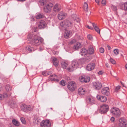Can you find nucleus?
<instances>
[{
	"label": "nucleus",
	"instance_id": "obj_22",
	"mask_svg": "<svg viewBox=\"0 0 127 127\" xmlns=\"http://www.w3.org/2000/svg\"><path fill=\"white\" fill-rule=\"evenodd\" d=\"M92 25L95 31L98 33H100V30L98 27L95 24L92 23Z\"/></svg>",
	"mask_w": 127,
	"mask_h": 127
},
{
	"label": "nucleus",
	"instance_id": "obj_42",
	"mask_svg": "<svg viewBox=\"0 0 127 127\" xmlns=\"http://www.w3.org/2000/svg\"><path fill=\"white\" fill-rule=\"evenodd\" d=\"M2 95L3 96V98H5L7 97H9V96H10V95H9H9H8L7 94V93H4Z\"/></svg>",
	"mask_w": 127,
	"mask_h": 127
},
{
	"label": "nucleus",
	"instance_id": "obj_57",
	"mask_svg": "<svg viewBox=\"0 0 127 127\" xmlns=\"http://www.w3.org/2000/svg\"><path fill=\"white\" fill-rule=\"evenodd\" d=\"M3 98V96L2 95L0 94V100L2 99Z\"/></svg>",
	"mask_w": 127,
	"mask_h": 127
},
{
	"label": "nucleus",
	"instance_id": "obj_20",
	"mask_svg": "<svg viewBox=\"0 0 127 127\" xmlns=\"http://www.w3.org/2000/svg\"><path fill=\"white\" fill-rule=\"evenodd\" d=\"M27 106L25 104H23L21 106V110L25 112H27Z\"/></svg>",
	"mask_w": 127,
	"mask_h": 127
},
{
	"label": "nucleus",
	"instance_id": "obj_44",
	"mask_svg": "<svg viewBox=\"0 0 127 127\" xmlns=\"http://www.w3.org/2000/svg\"><path fill=\"white\" fill-rule=\"evenodd\" d=\"M111 8L114 11H116L117 10V7L114 5H112Z\"/></svg>",
	"mask_w": 127,
	"mask_h": 127
},
{
	"label": "nucleus",
	"instance_id": "obj_59",
	"mask_svg": "<svg viewBox=\"0 0 127 127\" xmlns=\"http://www.w3.org/2000/svg\"><path fill=\"white\" fill-rule=\"evenodd\" d=\"M32 37L30 35H29L27 36V38L28 39H30Z\"/></svg>",
	"mask_w": 127,
	"mask_h": 127
},
{
	"label": "nucleus",
	"instance_id": "obj_43",
	"mask_svg": "<svg viewBox=\"0 0 127 127\" xmlns=\"http://www.w3.org/2000/svg\"><path fill=\"white\" fill-rule=\"evenodd\" d=\"M42 74L44 76H47L49 74V73L47 71H44L42 73Z\"/></svg>",
	"mask_w": 127,
	"mask_h": 127
},
{
	"label": "nucleus",
	"instance_id": "obj_60",
	"mask_svg": "<svg viewBox=\"0 0 127 127\" xmlns=\"http://www.w3.org/2000/svg\"><path fill=\"white\" fill-rule=\"evenodd\" d=\"M102 72L101 71H100L98 72V73L99 74H102Z\"/></svg>",
	"mask_w": 127,
	"mask_h": 127
},
{
	"label": "nucleus",
	"instance_id": "obj_7",
	"mask_svg": "<svg viewBox=\"0 0 127 127\" xmlns=\"http://www.w3.org/2000/svg\"><path fill=\"white\" fill-rule=\"evenodd\" d=\"M93 88L96 90L100 89L102 87V85L101 83L98 81L94 82L92 83Z\"/></svg>",
	"mask_w": 127,
	"mask_h": 127
},
{
	"label": "nucleus",
	"instance_id": "obj_49",
	"mask_svg": "<svg viewBox=\"0 0 127 127\" xmlns=\"http://www.w3.org/2000/svg\"><path fill=\"white\" fill-rule=\"evenodd\" d=\"M99 50L100 52L101 53H103L104 51V49L102 48H99Z\"/></svg>",
	"mask_w": 127,
	"mask_h": 127
},
{
	"label": "nucleus",
	"instance_id": "obj_39",
	"mask_svg": "<svg viewBox=\"0 0 127 127\" xmlns=\"http://www.w3.org/2000/svg\"><path fill=\"white\" fill-rule=\"evenodd\" d=\"M113 52L116 55H117L119 54V50L117 49H115L114 50Z\"/></svg>",
	"mask_w": 127,
	"mask_h": 127
},
{
	"label": "nucleus",
	"instance_id": "obj_64",
	"mask_svg": "<svg viewBox=\"0 0 127 127\" xmlns=\"http://www.w3.org/2000/svg\"><path fill=\"white\" fill-rule=\"evenodd\" d=\"M124 127H127V122H126V125H125Z\"/></svg>",
	"mask_w": 127,
	"mask_h": 127
},
{
	"label": "nucleus",
	"instance_id": "obj_55",
	"mask_svg": "<svg viewBox=\"0 0 127 127\" xmlns=\"http://www.w3.org/2000/svg\"><path fill=\"white\" fill-rule=\"evenodd\" d=\"M86 27L88 28V29L92 30L93 29V28L91 26H89V25H87Z\"/></svg>",
	"mask_w": 127,
	"mask_h": 127
},
{
	"label": "nucleus",
	"instance_id": "obj_12",
	"mask_svg": "<svg viewBox=\"0 0 127 127\" xmlns=\"http://www.w3.org/2000/svg\"><path fill=\"white\" fill-rule=\"evenodd\" d=\"M95 66L94 63H91L88 64L86 67V69L89 71H91L93 70Z\"/></svg>",
	"mask_w": 127,
	"mask_h": 127
},
{
	"label": "nucleus",
	"instance_id": "obj_6",
	"mask_svg": "<svg viewBox=\"0 0 127 127\" xmlns=\"http://www.w3.org/2000/svg\"><path fill=\"white\" fill-rule=\"evenodd\" d=\"M78 65V64L77 61H73L71 64V66L67 68V69L70 71H72L76 69Z\"/></svg>",
	"mask_w": 127,
	"mask_h": 127
},
{
	"label": "nucleus",
	"instance_id": "obj_58",
	"mask_svg": "<svg viewBox=\"0 0 127 127\" xmlns=\"http://www.w3.org/2000/svg\"><path fill=\"white\" fill-rule=\"evenodd\" d=\"M58 53L57 52L54 51L53 52V54L54 55L58 54Z\"/></svg>",
	"mask_w": 127,
	"mask_h": 127
},
{
	"label": "nucleus",
	"instance_id": "obj_17",
	"mask_svg": "<svg viewBox=\"0 0 127 127\" xmlns=\"http://www.w3.org/2000/svg\"><path fill=\"white\" fill-rule=\"evenodd\" d=\"M120 5L122 9L124 7V9L125 11H127V2L125 3H121L120 4Z\"/></svg>",
	"mask_w": 127,
	"mask_h": 127
},
{
	"label": "nucleus",
	"instance_id": "obj_32",
	"mask_svg": "<svg viewBox=\"0 0 127 127\" xmlns=\"http://www.w3.org/2000/svg\"><path fill=\"white\" fill-rule=\"evenodd\" d=\"M27 112L29 111H31L32 110L33 107L32 106L29 105L27 106Z\"/></svg>",
	"mask_w": 127,
	"mask_h": 127
},
{
	"label": "nucleus",
	"instance_id": "obj_15",
	"mask_svg": "<svg viewBox=\"0 0 127 127\" xmlns=\"http://www.w3.org/2000/svg\"><path fill=\"white\" fill-rule=\"evenodd\" d=\"M97 98L99 100H100L102 102H105L107 100L106 97L104 96H100L97 95L96 96Z\"/></svg>",
	"mask_w": 127,
	"mask_h": 127
},
{
	"label": "nucleus",
	"instance_id": "obj_45",
	"mask_svg": "<svg viewBox=\"0 0 127 127\" xmlns=\"http://www.w3.org/2000/svg\"><path fill=\"white\" fill-rule=\"evenodd\" d=\"M53 64L54 65L56 66H58V61L53 62Z\"/></svg>",
	"mask_w": 127,
	"mask_h": 127
},
{
	"label": "nucleus",
	"instance_id": "obj_48",
	"mask_svg": "<svg viewBox=\"0 0 127 127\" xmlns=\"http://www.w3.org/2000/svg\"><path fill=\"white\" fill-rule=\"evenodd\" d=\"M101 3L103 5H105L106 4V0H102Z\"/></svg>",
	"mask_w": 127,
	"mask_h": 127
},
{
	"label": "nucleus",
	"instance_id": "obj_26",
	"mask_svg": "<svg viewBox=\"0 0 127 127\" xmlns=\"http://www.w3.org/2000/svg\"><path fill=\"white\" fill-rule=\"evenodd\" d=\"M67 65V63L65 62H62L61 63V66L63 69H65Z\"/></svg>",
	"mask_w": 127,
	"mask_h": 127
},
{
	"label": "nucleus",
	"instance_id": "obj_24",
	"mask_svg": "<svg viewBox=\"0 0 127 127\" xmlns=\"http://www.w3.org/2000/svg\"><path fill=\"white\" fill-rule=\"evenodd\" d=\"M81 46V45L80 43L79 42H78L74 45L73 47V48L75 50H77L79 48H80Z\"/></svg>",
	"mask_w": 127,
	"mask_h": 127
},
{
	"label": "nucleus",
	"instance_id": "obj_23",
	"mask_svg": "<svg viewBox=\"0 0 127 127\" xmlns=\"http://www.w3.org/2000/svg\"><path fill=\"white\" fill-rule=\"evenodd\" d=\"M61 10V8L58 6L57 4H56L54 6L53 8V10L56 12H58Z\"/></svg>",
	"mask_w": 127,
	"mask_h": 127
},
{
	"label": "nucleus",
	"instance_id": "obj_16",
	"mask_svg": "<svg viewBox=\"0 0 127 127\" xmlns=\"http://www.w3.org/2000/svg\"><path fill=\"white\" fill-rule=\"evenodd\" d=\"M88 53L87 50L85 48L82 49L80 52V54L82 56H85Z\"/></svg>",
	"mask_w": 127,
	"mask_h": 127
},
{
	"label": "nucleus",
	"instance_id": "obj_52",
	"mask_svg": "<svg viewBox=\"0 0 127 127\" xmlns=\"http://www.w3.org/2000/svg\"><path fill=\"white\" fill-rule=\"evenodd\" d=\"M33 31L34 32H36L37 31V28L36 27H34L33 29Z\"/></svg>",
	"mask_w": 127,
	"mask_h": 127
},
{
	"label": "nucleus",
	"instance_id": "obj_61",
	"mask_svg": "<svg viewBox=\"0 0 127 127\" xmlns=\"http://www.w3.org/2000/svg\"><path fill=\"white\" fill-rule=\"evenodd\" d=\"M95 1L98 4H99V0H95Z\"/></svg>",
	"mask_w": 127,
	"mask_h": 127
},
{
	"label": "nucleus",
	"instance_id": "obj_18",
	"mask_svg": "<svg viewBox=\"0 0 127 127\" xmlns=\"http://www.w3.org/2000/svg\"><path fill=\"white\" fill-rule=\"evenodd\" d=\"M94 48L92 46H90L88 48V53L90 54H93L94 53Z\"/></svg>",
	"mask_w": 127,
	"mask_h": 127
},
{
	"label": "nucleus",
	"instance_id": "obj_38",
	"mask_svg": "<svg viewBox=\"0 0 127 127\" xmlns=\"http://www.w3.org/2000/svg\"><path fill=\"white\" fill-rule=\"evenodd\" d=\"M47 7H48L49 8L51 9V8L53 7V4L51 3H49L48 4H47L46 5Z\"/></svg>",
	"mask_w": 127,
	"mask_h": 127
},
{
	"label": "nucleus",
	"instance_id": "obj_40",
	"mask_svg": "<svg viewBox=\"0 0 127 127\" xmlns=\"http://www.w3.org/2000/svg\"><path fill=\"white\" fill-rule=\"evenodd\" d=\"M21 120L22 123L25 124L26 123V122L25 118L23 117H21L20 118Z\"/></svg>",
	"mask_w": 127,
	"mask_h": 127
},
{
	"label": "nucleus",
	"instance_id": "obj_47",
	"mask_svg": "<svg viewBox=\"0 0 127 127\" xmlns=\"http://www.w3.org/2000/svg\"><path fill=\"white\" fill-rule=\"evenodd\" d=\"M110 61L111 63L113 64H115L116 63L115 61L112 58H110Z\"/></svg>",
	"mask_w": 127,
	"mask_h": 127
},
{
	"label": "nucleus",
	"instance_id": "obj_8",
	"mask_svg": "<svg viewBox=\"0 0 127 127\" xmlns=\"http://www.w3.org/2000/svg\"><path fill=\"white\" fill-rule=\"evenodd\" d=\"M109 110V107L108 105L104 104L102 105L100 107V111L101 114H104Z\"/></svg>",
	"mask_w": 127,
	"mask_h": 127
},
{
	"label": "nucleus",
	"instance_id": "obj_31",
	"mask_svg": "<svg viewBox=\"0 0 127 127\" xmlns=\"http://www.w3.org/2000/svg\"><path fill=\"white\" fill-rule=\"evenodd\" d=\"M88 7V5L87 3L85 2L84 3L83 8L85 11L87 10Z\"/></svg>",
	"mask_w": 127,
	"mask_h": 127
},
{
	"label": "nucleus",
	"instance_id": "obj_30",
	"mask_svg": "<svg viewBox=\"0 0 127 127\" xmlns=\"http://www.w3.org/2000/svg\"><path fill=\"white\" fill-rule=\"evenodd\" d=\"M12 87L9 85H7L5 86V89L7 91H9L11 90Z\"/></svg>",
	"mask_w": 127,
	"mask_h": 127
},
{
	"label": "nucleus",
	"instance_id": "obj_13",
	"mask_svg": "<svg viewBox=\"0 0 127 127\" xmlns=\"http://www.w3.org/2000/svg\"><path fill=\"white\" fill-rule=\"evenodd\" d=\"M46 25L45 22L43 20H41L40 21L38 25V27L40 29L44 28L46 27Z\"/></svg>",
	"mask_w": 127,
	"mask_h": 127
},
{
	"label": "nucleus",
	"instance_id": "obj_5",
	"mask_svg": "<svg viewBox=\"0 0 127 127\" xmlns=\"http://www.w3.org/2000/svg\"><path fill=\"white\" fill-rule=\"evenodd\" d=\"M110 111L111 113L116 117H119L120 116V111L118 108H113L111 109Z\"/></svg>",
	"mask_w": 127,
	"mask_h": 127
},
{
	"label": "nucleus",
	"instance_id": "obj_27",
	"mask_svg": "<svg viewBox=\"0 0 127 127\" xmlns=\"http://www.w3.org/2000/svg\"><path fill=\"white\" fill-rule=\"evenodd\" d=\"M12 122L13 124L16 126H18L20 125L19 122L15 119H13L12 120Z\"/></svg>",
	"mask_w": 127,
	"mask_h": 127
},
{
	"label": "nucleus",
	"instance_id": "obj_63",
	"mask_svg": "<svg viewBox=\"0 0 127 127\" xmlns=\"http://www.w3.org/2000/svg\"><path fill=\"white\" fill-rule=\"evenodd\" d=\"M107 47L108 48V50H110V49L111 47H110V46L108 45V46H107Z\"/></svg>",
	"mask_w": 127,
	"mask_h": 127
},
{
	"label": "nucleus",
	"instance_id": "obj_50",
	"mask_svg": "<svg viewBox=\"0 0 127 127\" xmlns=\"http://www.w3.org/2000/svg\"><path fill=\"white\" fill-rule=\"evenodd\" d=\"M86 11V14L87 15H90L91 14V12L87 10L85 11Z\"/></svg>",
	"mask_w": 127,
	"mask_h": 127
},
{
	"label": "nucleus",
	"instance_id": "obj_4",
	"mask_svg": "<svg viewBox=\"0 0 127 127\" xmlns=\"http://www.w3.org/2000/svg\"><path fill=\"white\" fill-rule=\"evenodd\" d=\"M76 83L73 81L69 82L68 83L67 87L68 90L71 92H73L76 88Z\"/></svg>",
	"mask_w": 127,
	"mask_h": 127
},
{
	"label": "nucleus",
	"instance_id": "obj_2",
	"mask_svg": "<svg viewBox=\"0 0 127 127\" xmlns=\"http://www.w3.org/2000/svg\"><path fill=\"white\" fill-rule=\"evenodd\" d=\"M60 26L63 27L62 29L69 28L73 25V23L71 21L65 20L63 22H61L60 23Z\"/></svg>",
	"mask_w": 127,
	"mask_h": 127
},
{
	"label": "nucleus",
	"instance_id": "obj_41",
	"mask_svg": "<svg viewBox=\"0 0 127 127\" xmlns=\"http://www.w3.org/2000/svg\"><path fill=\"white\" fill-rule=\"evenodd\" d=\"M80 81L82 82H85V78L83 76H81L80 78Z\"/></svg>",
	"mask_w": 127,
	"mask_h": 127
},
{
	"label": "nucleus",
	"instance_id": "obj_53",
	"mask_svg": "<svg viewBox=\"0 0 127 127\" xmlns=\"http://www.w3.org/2000/svg\"><path fill=\"white\" fill-rule=\"evenodd\" d=\"M53 62L58 61L57 59L55 58H53Z\"/></svg>",
	"mask_w": 127,
	"mask_h": 127
},
{
	"label": "nucleus",
	"instance_id": "obj_3",
	"mask_svg": "<svg viewBox=\"0 0 127 127\" xmlns=\"http://www.w3.org/2000/svg\"><path fill=\"white\" fill-rule=\"evenodd\" d=\"M126 122V120L123 118H121L120 119L117 123L115 122V127H124Z\"/></svg>",
	"mask_w": 127,
	"mask_h": 127
},
{
	"label": "nucleus",
	"instance_id": "obj_25",
	"mask_svg": "<svg viewBox=\"0 0 127 127\" xmlns=\"http://www.w3.org/2000/svg\"><path fill=\"white\" fill-rule=\"evenodd\" d=\"M43 10L45 12L48 13L50 12L51 11V9L49 8L46 5L44 7Z\"/></svg>",
	"mask_w": 127,
	"mask_h": 127
},
{
	"label": "nucleus",
	"instance_id": "obj_34",
	"mask_svg": "<svg viewBox=\"0 0 127 127\" xmlns=\"http://www.w3.org/2000/svg\"><path fill=\"white\" fill-rule=\"evenodd\" d=\"M121 88V87L120 86H118L116 87L115 88V92L116 93L118 92L120 90V89Z\"/></svg>",
	"mask_w": 127,
	"mask_h": 127
},
{
	"label": "nucleus",
	"instance_id": "obj_35",
	"mask_svg": "<svg viewBox=\"0 0 127 127\" xmlns=\"http://www.w3.org/2000/svg\"><path fill=\"white\" fill-rule=\"evenodd\" d=\"M88 100L89 103L91 104H93L94 102V101L93 99L91 98H89L88 99Z\"/></svg>",
	"mask_w": 127,
	"mask_h": 127
},
{
	"label": "nucleus",
	"instance_id": "obj_36",
	"mask_svg": "<svg viewBox=\"0 0 127 127\" xmlns=\"http://www.w3.org/2000/svg\"><path fill=\"white\" fill-rule=\"evenodd\" d=\"M60 84L63 86H64L66 84V83L64 80H62L60 81Z\"/></svg>",
	"mask_w": 127,
	"mask_h": 127
},
{
	"label": "nucleus",
	"instance_id": "obj_54",
	"mask_svg": "<svg viewBox=\"0 0 127 127\" xmlns=\"http://www.w3.org/2000/svg\"><path fill=\"white\" fill-rule=\"evenodd\" d=\"M110 120L112 122H113L115 120V118L114 117H112L111 118Z\"/></svg>",
	"mask_w": 127,
	"mask_h": 127
},
{
	"label": "nucleus",
	"instance_id": "obj_56",
	"mask_svg": "<svg viewBox=\"0 0 127 127\" xmlns=\"http://www.w3.org/2000/svg\"><path fill=\"white\" fill-rule=\"evenodd\" d=\"M34 17H33V16L31 17V20H32V21L34 20Z\"/></svg>",
	"mask_w": 127,
	"mask_h": 127
},
{
	"label": "nucleus",
	"instance_id": "obj_11",
	"mask_svg": "<svg viewBox=\"0 0 127 127\" xmlns=\"http://www.w3.org/2000/svg\"><path fill=\"white\" fill-rule=\"evenodd\" d=\"M65 30L64 34V37L65 38H67L70 37L72 35V32L70 31L67 30L66 29H64Z\"/></svg>",
	"mask_w": 127,
	"mask_h": 127
},
{
	"label": "nucleus",
	"instance_id": "obj_62",
	"mask_svg": "<svg viewBox=\"0 0 127 127\" xmlns=\"http://www.w3.org/2000/svg\"><path fill=\"white\" fill-rule=\"evenodd\" d=\"M17 1H24L26 0H17Z\"/></svg>",
	"mask_w": 127,
	"mask_h": 127
},
{
	"label": "nucleus",
	"instance_id": "obj_1",
	"mask_svg": "<svg viewBox=\"0 0 127 127\" xmlns=\"http://www.w3.org/2000/svg\"><path fill=\"white\" fill-rule=\"evenodd\" d=\"M32 44L35 46H37L40 45L43 42V39L39 35H34L33 36Z\"/></svg>",
	"mask_w": 127,
	"mask_h": 127
},
{
	"label": "nucleus",
	"instance_id": "obj_10",
	"mask_svg": "<svg viewBox=\"0 0 127 127\" xmlns=\"http://www.w3.org/2000/svg\"><path fill=\"white\" fill-rule=\"evenodd\" d=\"M109 88L105 87L101 89V92L102 94L107 95L109 94Z\"/></svg>",
	"mask_w": 127,
	"mask_h": 127
},
{
	"label": "nucleus",
	"instance_id": "obj_19",
	"mask_svg": "<svg viewBox=\"0 0 127 127\" xmlns=\"http://www.w3.org/2000/svg\"><path fill=\"white\" fill-rule=\"evenodd\" d=\"M26 51L29 52H31L32 51H33L34 50L33 48L31 47L30 45L27 46L26 48Z\"/></svg>",
	"mask_w": 127,
	"mask_h": 127
},
{
	"label": "nucleus",
	"instance_id": "obj_46",
	"mask_svg": "<svg viewBox=\"0 0 127 127\" xmlns=\"http://www.w3.org/2000/svg\"><path fill=\"white\" fill-rule=\"evenodd\" d=\"M87 38L88 39L90 40H92L93 39L92 36L91 35H87Z\"/></svg>",
	"mask_w": 127,
	"mask_h": 127
},
{
	"label": "nucleus",
	"instance_id": "obj_9",
	"mask_svg": "<svg viewBox=\"0 0 127 127\" xmlns=\"http://www.w3.org/2000/svg\"><path fill=\"white\" fill-rule=\"evenodd\" d=\"M51 124L49 120H46L42 121L40 124V125L42 127H49Z\"/></svg>",
	"mask_w": 127,
	"mask_h": 127
},
{
	"label": "nucleus",
	"instance_id": "obj_14",
	"mask_svg": "<svg viewBox=\"0 0 127 127\" xmlns=\"http://www.w3.org/2000/svg\"><path fill=\"white\" fill-rule=\"evenodd\" d=\"M66 15V14L64 12H60L58 15V18L60 20H62L65 18Z\"/></svg>",
	"mask_w": 127,
	"mask_h": 127
},
{
	"label": "nucleus",
	"instance_id": "obj_37",
	"mask_svg": "<svg viewBox=\"0 0 127 127\" xmlns=\"http://www.w3.org/2000/svg\"><path fill=\"white\" fill-rule=\"evenodd\" d=\"M85 82L87 83L89 82L90 80V77H88L86 78H85Z\"/></svg>",
	"mask_w": 127,
	"mask_h": 127
},
{
	"label": "nucleus",
	"instance_id": "obj_33",
	"mask_svg": "<svg viewBox=\"0 0 127 127\" xmlns=\"http://www.w3.org/2000/svg\"><path fill=\"white\" fill-rule=\"evenodd\" d=\"M46 1V0H40V2L41 5H44L45 4Z\"/></svg>",
	"mask_w": 127,
	"mask_h": 127
},
{
	"label": "nucleus",
	"instance_id": "obj_29",
	"mask_svg": "<svg viewBox=\"0 0 127 127\" xmlns=\"http://www.w3.org/2000/svg\"><path fill=\"white\" fill-rule=\"evenodd\" d=\"M44 17V15L42 13H40L37 14L36 16V18L37 19H39L42 18Z\"/></svg>",
	"mask_w": 127,
	"mask_h": 127
},
{
	"label": "nucleus",
	"instance_id": "obj_51",
	"mask_svg": "<svg viewBox=\"0 0 127 127\" xmlns=\"http://www.w3.org/2000/svg\"><path fill=\"white\" fill-rule=\"evenodd\" d=\"M75 21L77 23H79L80 22V20L79 18H77L76 19Z\"/></svg>",
	"mask_w": 127,
	"mask_h": 127
},
{
	"label": "nucleus",
	"instance_id": "obj_28",
	"mask_svg": "<svg viewBox=\"0 0 127 127\" xmlns=\"http://www.w3.org/2000/svg\"><path fill=\"white\" fill-rule=\"evenodd\" d=\"M50 79L53 81L56 80V79L57 78V76L55 74L51 75H50Z\"/></svg>",
	"mask_w": 127,
	"mask_h": 127
},
{
	"label": "nucleus",
	"instance_id": "obj_21",
	"mask_svg": "<svg viewBox=\"0 0 127 127\" xmlns=\"http://www.w3.org/2000/svg\"><path fill=\"white\" fill-rule=\"evenodd\" d=\"M78 91L79 94L81 95H83L84 94L85 92V89L82 88H79Z\"/></svg>",
	"mask_w": 127,
	"mask_h": 127
}]
</instances>
